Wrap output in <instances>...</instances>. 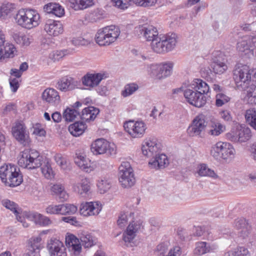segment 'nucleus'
<instances>
[{"instance_id": "e2e57ef3", "label": "nucleus", "mask_w": 256, "mask_h": 256, "mask_svg": "<svg viewBox=\"0 0 256 256\" xmlns=\"http://www.w3.org/2000/svg\"><path fill=\"white\" fill-rule=\"evenodd\" d=\"M137 5L142 6H151L156 2V0H131Z\"/></svg>"}, {"instance_id": "423d86ee", "label": "nucleus", "mask_w": 256, "mask_h": 256, "mask_svg": "<svg viewBox=\"0 0 256 256\" xmlns=\"http://www.w3.org/2000/svg\"><path fill=\"white\" fill-rule=\"evenodd\" d=\"M160 144L154 137L144 140L142 147V154L148 158L154 160H168V156L161 152Z\"/></svg>"}, {"instance_id": "052dcab7", "label": "nucleus", "mask_w": 256, "mask_h": 256, "mask_svg": "<svg viewBox=\"0 0 256 256\" xmlns=\"http://www.w3.org/2000/svg\"><path fill=\"white\" fill-rule=\"evenodd\" d=\"M115 6L118 8L124 10L127 8L130 5L131 0H111Z\"/></svg>"}, {"instance_id": "58836bf2", "label": "nucleus", "mask_w": 256, "mask_h": 256, "mask_svg": "<svg viewBox=\"0 0 256 256\" xmlns=\"http://www.w3.org/2000/svg\"><path fill=\"white\" fill-rule=\"evenodd\" d=\"M245 118L246 122L256 130V108L247 110L245 113Z\"/></svg>"}, {"instance_id": "9b49d317", "label": "nucleus", "mask_w": 256, "mask_h": 256, "mask_svg": "<svg viewBox=\"0 0 256 256\" xmlns=\"http://www.w3.org/2000/svg\"><path fill=\"white\" fill-rule=\"evenodd\" d=\"M210 70L211 72L220 74L228 69V66L225 63L224 56L220 50H215L212 54Z\"/></svg>"}, {"instance_id": "37998d69", "label": "nucleus", "mask_w": 256, "mask_h": 256, "mask_svg": "<svg viewBox=\"0 0 256 256\" xmlns=\"http://www.w3.org/2000/svg\"><path fill=\"white\" fill-rule=\"evenodd\" d=\"M42 165L40 166L41 171L44 177L48 179L54 178V174L48 161H42Z\"/></svg>"}, {"instance_id": "f704fd0d", "label": "nucleus", "mask_w": 256, "mask_h": 256, "mask_svg": "<svg viewBox=\"0 0 256 256\" xmlns=\"http://www.w3.org/2000/svg\"><path fill=\"white\" fill-rule=\"evenodd\" d=\"M20 159L23 160H40L38 158L40 157L39 153L36 150H25L23 152H20L19 154Z\"/></svg>"}, {"instance_id": "20e7f679", "label": "nucleus", "mask_w": 256, "mask_h": 256, "mask_svg": "<svg viewBox=\"0 0 256 256\" xmlns=\"http://www.w3.org/2000/svg\"><path fill=\"white\" fill-rule=\"evenodd\" d=\"M0 178L6 186L12 188L20 186L23 182L19 168L12 164H4L0 167Z\"/></svg>"}, {"instance_id": "4c0bfd02", "label": "nucleus", "mask_w": 256, "mask_h": 256, "mask_svg": "<svg viewBox=\"0 0 256 256\" xmlns=\"http://www.w3.org/2000/svg\"><path fill=\"white\" fill-rule=\"evenodd\" d=\"M172 64L170 62L164 64L160 66L157 74L158 78L160 79L170 76L172 70Z\"/></svg>"}, {"instance_id": "4468645a", "label": "nucleus", "mask_w": 256, "mask_h": 256, "mask_svg": "<svg viewBox=\"0 0 256 256\" xmlns=\"http://www.w3.org/2000/svg\"><path fill=\"white\" fill-rule=\"evenodd\" d=\"M135 31L138 36H142L148 41H152L158 37L156 28L152 25L145 24L140 25L135 28Z\"/></svg>"}, {"instance_id": "c9c22d12", "label": "nucleus", "mask_w": 256, "mask_h": 256, "mask_svg": "<svg viewBox=\"0 0 256 256\" xmlns=\"http://www.w3.org/2000/svg\"><path fill=\"white\" fill-rule=\"evenodd\" d=\"M75 163L82 170L86 172H91L96 166L94 161H75Z\"/></svg>"}, {"instance_id": "f03ea898", "label": "nucleus", "mask_w": 256, "mask_h": 256, "mask_svg": "<svg viewBox=\"0 0 256 256\" xmlns=\"http://www.w3.org/2000/svg\"><path fill=\"white\" fill-rule=\"evenodd\" d=\"M208 92L207 83L201 79L196 78L184 90V96L190 104L201 108L206 102L204 94Z\"/></svg>"}, {"instance_id": "0e129e2a", "label": "nucleus", "mask_w": 256, "mask_h": 256, "mask_svg": "<svg viewBox=\"0 0 256 256\" xmlns=\"http://www.w3.org/2000/svg\"><path fill=\"white\" fill-rule=\"evenodd\" d=\"M238 134V128H236V130H231L230 132L226 134V138L228 140L233 142H239Z\"/></svg>"}, {"instance_id": "a211bd4d", "label": "nucleus", "mask_w": 256, "mask_h": 256, "mask_svg": "<svg viewBox=\"0 0 256 256\" xmlns=\"http://www.w3.org/2000/svg\"><path fill=\"white\" fill-rule=\"evenodd\" d=\"M12 132L14 138L20 144L24 145L28 142V134L26 130V126L22 122H17L12 128Z\"/></svg>"}, {"instance_id": "0eeeda50", "label": "nucleus", "mask_w": 256, "mask_h": 256, "mask_svg": "<svg viewBox=\"0 0 256 256\" xmlns=\"http://www.w3.org/2000/svg\"><path fill=\"white\" fill-rule=\"evenodd\" d=\"M176 42V35L172 33L162 38H156L152 42L151 47L155 52L164 54L172 50Z\"/></svg>"}, {"instance_id": "393cba45", "label": "nucleus", "mask_w": 256, "mask_h": 256, "mask_svg": "<svg viewBox=\"0 0 256 256\" xmlns=\"http://www.w3.org/2000/svg\"><path fill=\"white\" fill-rule=\"evenodd\" d=\"M99 112L98 108L90 106L84 108L80 116L82 120L90 122L94 120Z\"/></svg>"}, {"instance_id": "72a5a7b5", "label": "nucleus", "mask_w": 256, "mask_h": 256, "mask_svg": "<svg viewBox=\"0 0 256 256\" xmlns=\"http://www.w3.org/2000/svg\"><path fill=\"white\" fill-rule=\"evenodd\" d=\"M70 6L74 10H84L94 5V0H70Z\"/></svg>"}, {"instance_id": "bb28decb", "label": "nucleus", "mask_w": 256, "mask_h": 256, "mask_svg": "<svg viewBox=\"0 0 256 256\" xmlns=\"http://www.w3.org/2000/svg\"><path fill=\"white\" fill-rule=\"evenodd\" d=\"M118 181L121 186L124 188H130L136 183L134 172L128 173L118 176Z\"/></svg>"}, {"instance_id": "c03bdc74", "label": "nucleus", "mask_w": 256, "mask_h": 256, "mask_svg": "<svg viewBox=\"0 0 256 256\" xmlns=\"http://www.w3.org/2000/svg\"><path fill=\"white\" fill-rule=\"evenodd\" d=\"M29 250L38 251L42 247V238L40 236H34L29 240Z\"/></svg>"}, {"instance_id": "bf43d9fd", "label": "nucleus", "mask_w": 256, "mask_h": 256, "mask_svg": "<svg viewBox=\"0 0 256 256\" xmlns=\"http://www.w3.org/2000/svg\"><path fill=\"white\" fill-rule=\"evenodd\" d=\"M46 211L50 214H61L60 204L50 205L46 207Z\"/></svg>"}, {"instance_id": "6e6552de", "label": "nucleus", "mask_w": 256, "mask_h": 256, "mask_svg": "<svg viewBox=\"0 0 256 256\" xmlns=\"http://www.w3.org/2000/svg\"><path fill=\"white\" fill-rule=\"evenodd\" d=\"M120 34L118 27L112 25L106 26L98 30L95 36L96 42L100 46H109L116 40Z\"/></svg>"}, {"instance_id": "8fccbe9b", "label": "nucleus", "mask_w": 256, "mask_h": 256, "mask_svg": "<svg viewBox=\"0 0 256 256\" xmlns=\"http://www.w3.org/2000/svg\"><path fill=\"white\" fill-rule=\"evenodd\" d=\"M81 244L84 248H90L94 245V240L91 235L88 234H82L80 236Z\"/></svg>"}, {"instance_id": "3c124183", "label": "nucleus", "mask_w": 256, "mask_h": 256, "mask_svg": "<svg viewBox=\"0 0 256 256\" xmlns=\"http://www.w3.org/2000/svg\"><path fill=\"white\" fill-rule=\"evenodd\" d=\"M15 10V4H3L0 8V14L1 16L10 15Z\"/></svg>"}, {"instance_id": "f3484780", "label": "nucleus", "mask_w": 256, "mask_h": 256, "mask_svg": "<svg viewBox=\"0 0 256 256\" xmlns=\"http://www.w3.org/2000/svg\"><path fill=\"white\" fill-rule=\"evenodd\" d=\"M47 248L50 256H67L66 247L57 239H50L48 242Z\"/></svg>"}, {"instance_id": "774afa93", "label": "nucleus", "mask_w": 256, "mask_h": 256, "mask_svg": "<svg viewBox=\"0 0 256 256\" xmlns=\"http://www.w3.org/2000/svg\"><path fill=\"white\" fill-rule=\"evenodd\" d=\"M198 173L200 176H206L208 172L206 165L204 164H200L198 166Z\"/></svg>"}, {"instance_id": "b1692460", "label": "nucleus", "mask_w": 256, "mask_h": 256, "mask_svg": "<svg viewBox=\"0 0 256 256\" xmlns=\"http://www.w3.org/2000/svg\"><path fill=\"white\" fill-rule=\"evenodd\" d=\"M80 182L72 185L74 190L80 194H86L90 189V184L88 178L80 177Z\"/></svg>"}, {"instance_id": "79ce46f5", "label": "nucleus", "mask_w": 256, "mask_h": 256, "mask_svg": "<svg viewBox=\"0 0 256 256\" xmlns=\"http://www.w3.org/2000/svg\"><path fill=\"white\" fill-rule=\"evenodd\" d=\"M212 129L210 130L212 135L218 136L225 130V126L220 124L218 120H211Z\"/></svg>"}, {"instance_id": "6e6d98bb", "label": "nucleus", "mask_w": 256, "mask_h": 256, "mask_svg": "<svg viewBox=\"0 0 256 256\" xmlns=\"http://www.w3.org/2000/svg\"><path fill=\"white\" fill-rule=\"evenodd\" d=\"M169 164V161H149L148 166L151 168L162 169Z\"/></svg>"}, {"instance_id": "9d476101", "label": "nucleus", "mask_w": 256, "mask_h": 256, "mask_svg": "<svg viewBox=\"0 0 256 256\" xmlns=\"http://www.w3.org/2000/svg\"><path fill=\"white\" fill-rule=\"evenodd\" d=\"M92 152L95 155L106 154L107 156H114L116 154V148L111 146L104 138L96 140L91 145Z\"/></svg>"}, {"instance_id": "cd10ccee", "label": "nucleus", "mask_w": 256, "mask_h": 256, "mask_svg": "<svg viewBox=\"0 0 256 256\" xmlns=\"http://www.w3.org/2000/svg\"><path fill=\"white\" fill-rule=\"evenodd\" d=\"M82 106V104L76 102L74 105V108H67L64 112V118L67 122H72L74 120L76 116L80 115L78 108Z\"/></svg>"}, {"instance_id": "4be33fe9", "label": "nucleus", "mask_w": 256, "mask_h": 256, "mask_svg": "<svg viewBox=\"0 0 256 256\" xmlns=\"http://www.w3.org/2000/svg\"><path fill=\"white\" fill-rule=\"evenodd\" d=\"M234 226L240 230L239 236L244 238L248 236L251 231V226L244 218H238L234 220Z\"/></svg>"}, {"instance_id": "13d9d810", "label": "nucleus", "mask_w": 256, "mask_h": 256, "mask_svg": "<svg viewBox=\"0 0 256 256\" xmlns=\"http://www.w3.org/2000/svg\"><path fill=\"white\" fill-rule=\"evenodd\" d=\"M230 98L226 94L219 92L216 94V105L218 106H222L225 103L228 102Z\"/></svg>"}, {"instance_id": "7c9ffc66", "label": "nucleus", "mask_w": 256, "mask_h": 256, "mask_svg": "<svg viewBox=\"0 0 256 256\" xmlns=\"http://www.w3.org/2000/svg\"><path fill=\"white\" fill-rule=\"evenodd\" d=\"M66 246L72 248L75 254H79L82 249L81 244L79 240L74 235L70 234L66 238Z\"/></svg>"}, {"instance_id": "7ed1b4c3", "label": "nucleus", "mask_w": 256, "mask_h": 256, "mask_svg": "<svg viewBox=\"0 0 256 256\" xmlns=\"http://www.w3.org/2000/svg\"><path fill=\"white\" fill-rule=\"evenodd\" d=\"M0 178L6 186L12 188L20 186L23 182L19 168L12 164H4L0 167Z\"/></svg>"}, {"instance_id": "a878e982", "label": "nucleus", "mask_w": 256, "mask_h": 256, "mask_svg": "<svg viewBox=\"0 0 256 256\" xmlns=\"http://www.w3.org/2000/svg\"><path fill=\"white\" fill-rule=\"evenodd\" d=\"M74 79L68 76L62 78L56 84V88L62 92L72 90L74 88Z\"/></svg>"}, {"instance_id": "473e14b6", "label": "nucleus", "mask_w": 256, "mask_h": 256, "mask_svg": "<svg viewBox=\"0 0 256 256\" xmlns=\"http://www.w3.org/2000/svg\"><path fill=\"white\" fill-rule=\"evenodd\" d=\"M2 204L6 208L10 210L14 214L18 220L22 222L21 216L18 215L20 214V209L18 204L8 199H4L2 200Z\"/></svg>"}, {"instance_id": "2f4dec72", "label": "nucleus", "mask_w": 256, "mask_h": 256, "mask_svg": "<svg viewBox=\"0 0 256 256\" xmlns=\"http://www.w3.org/2000/svg\"><path fill=\"white\" fill-rule=\"evenodd\" d=\"M52 194L57 196L60 202L66 200L68 195L65 190L64 187L62 184H56L51 188Z\"/></svg>"}, {"instance_id": "603ef678", "label": "nucleus", "mask_w": 256, "mask_h": 256, "mask_svg": "<svg viewBox=\"0 0 256 256\" xmlns=\"http://www.w3.org/2000/svg\"><path fill=\"white\" fill-rule=\"evenodd\" d=\"M138 88V86L137 84L132 83L127 84L124 86V90L122 92V95L124 97L128 96L132 94Z\"/></svg>"}, {"instance_id": "c756f323", "label": "nucleus", "mask_w": 256, "mask_h": 256, "mask_svg": "<svg viewBox=\"0 0 256 256\" xmlns=\"http://www.w3.org/2000/svg\"><path fill=\"white\" fill-rule=\"evenodd\" d=\"M28 217L36 224L40 226H48L52 223L49 218L37 212L30 213Z\"/></svg>"}, {"instance_id": "864d4df0", "label": "nucleus", "mask_w": 256, "mask_h": 256, "mask_svg": "<svg viewBox=\"0 0 256 256\" xmlns=\"http://www.w3.org/2000/svg\"><path fill=\"white\" fill-rule=\"evenodd\" d=\"M118 176L134 172V170L128 161H123L118 168Z\"/></svg>"}, {"instance_id": "09e8293b", "label": "nucleus", "mask_w": 256, "mask_h": 256, "mask_svg": "<svg viewBox=\"0 0 256 256\" xmlns=\"http://www.w3.org/2000/svg\"><path fill=\"white\" fill-rule=\"evenodd\" d=\"M21 166L28 170H33L40 167L42 165V161H18Z\"/></svg>"}, {"instance_id": "5701e85b", "label": "nucleus", "mask_w": 256, "mask_h": 256, "mask_svg": "<svg viewBox=\"0 0 256 256\" xmlns=\"http://www.w3.org/2000/svg\"><path fill=\"white\" fill-rule=\"evenodd\" d=\"M140 228V224L132 222L128 226L123 234V240L126 243H130L136 237V234Z\"/></svg>"}, {"instance_id": "338daca9", "label": "nucleus", "mask_w": 256, "mask_h": 256, "mask_svg": "<svg viewBox=\"0 0 256 256\" xmlns=\"http://www.w3.org/2000/svg\"><path fill=\"white\" fill-rule=\"evenodd\" d=\"M221 118L226 122H232V118L230 112L228 110H224L220 112Z\"/></svg>"}, {"instance_id": "39448f33", "label": "nucleus", "mask_w": 256, "mask_h": 256, "mask_svg": "<svg viewBox=\"0 0 256 256\" xmlns=\"http://www.w3.org/2000/svg\"><path fill=\"white\" fill-rule=\"evenodd\" d=\"M16 23L27 29L37 26L40 22V16L33 9L22 8L20 10L15 16Z\"/></svg>"}, {"instance_id": "a18cd8bd", "label": "nucleus", "mask_w": 256, "mask_h": 256, "mask_svg": "<svg viewBox=\"0 0 256 256\" xmlns=\"http://www.w3.org/2000/svg\"><path fill=\"white\" fill-rule=\"evenodd\" d=\"M228 146V143L219 142L212 146L210 153L216 159H218V156L222 152L224 146Z\"/></svg>"}, {"instance_id": "ddd939ff", "label": "nucleus", "mask_w": 256, "mask_h": 256, "mask_svg": "<svg viewBox=\"0 0 256 256\" xmlns=\"http://www.w3.org/2000/svg\"><path fill=\"white\" fill-rule=\"evenodd\" d=\"M236 48L242 54L256 56V36L252 38L244 37L238 42Z\"/></svg>"}, {"instance_id": "4d7b16f0", "label": "nucleus", "mask_w": 256, "mask_h": 256, "mask_svg": "<svg viewBox=\"0 0 256 256\" xmlns=\"http://www.w3.org/2000/svg\"><path fill=\"white\" fill-rule=\"evenodd\" d=\"M66 54V50H54L50 54L49 58L54 62L58 61L64 58Z\"/></svg>"}, {"instance_id": "e433bc0d", "label": "nucleus", "mask_w": 256, "mask_h": 256, "mask_svg": "<svg viewBox=\"0 0 256 256\" xmlns=\"http://www.w3.org/2000/svg\"><path fill=\"white\" fill-rule=\"evenodd\" d=\"M112 182L106 177H102L98 180L97 186L100 194H104L108 192L111 188Z\"/></svg>"}, {"instance_id": "f8f14e48", "label": "nucleus", "mask_w": 256, "mask_h": 256, "mask_svg": "<svg viewBox=\"0 0 256 256\" xmlns=\"http://www.w3.org/2000/svg\"><path fill=\"white\" fill-rule=\"evenodd\" d=\"M125 130L133 138H142L146 129V124L142 121L129 120L124 124Z\"/></svg>"}, {"instance_id": "2eb2a0df", "label": "nucleus", "mask_w": 256, "mask_h": 256, "mask_svg": "<svg viewBox=\"0 0 256 256\" xmlns=\"http://www.w3.org/2000/svg\"><path fill=\"white\" fill-rule=\"evenodd\" d=\"M5 36L2 30H0V61L2 62L5 58H12L14 56V52L16 48L12 44H5Z\"/></svg>"}, {"instance_id": "a19ab883", "label": "nucleus", "mask_w": 256, "mask_h": 256, "mask_svg": "<svg viewBox=\"0 0 256 256\" xmlns=\"http://www.w3.org/2000/svg\"><path fill=\"white\" fill-rule=\"evenodd\" d=\"M224 256H250V254L245 247L238 246L234 250L226 252Z\"/></svg>"}, {"instance_id": "ea45409f", "label": "nucleus", "mask_w": 256, "mask_h": 256, "mask_svg": "<svg viewBox=\"0 0 256 256\" xmlns=\"http://www.w3.org/2000/svg\"><path fill=\"white\" fill-rule=\"evenodd\" d=\"M238 140L240 142H244L248 140L251 136V130L248 127L240 126L238 128Z\"/></svg>"}, {"instance_id": "f257e3e1", "label": "nucleus", "mask_w": 256, "mask_h": 256, "mask_svg": "<svg viewBox=\"0 0 256 256\" xmlns=\"http://www.w3.org/2000/svg\"><path fill=\"white\" fill-rule=\"evenodd\" d=\"M254 72L248 66L237 64L233 70V78L237 88L240 90H246L244 100L250 104H256V86L251 84V76Z\"/></svg>"}, {"instance_id": "aec40b11", "label": "nucleus", "mask_w": 256, "mask_h": 256, "mask_svg": "<svg viewBox=\"0 0 256 256\" xmlns=\"http://www.w3.org/2000/svg\"><path fill=\"white\" fill-rule=\"evenodd\" d=\"M44 29L50 36H58L64 31L63 26L60 22L50 20H47Z\"/></svg>"}, {"instance_id": "c85d7f7f", "label": "nucleus", "mask_w": 256, "mask_h": 256, "mask_svg": "<svg viewBox=\"0 0 256 256\" xmlns=\"http://www.w3.org/2000/svg\"><path fill=\"white\" fill-rule=\"evenodd\" d=\"M87 128L86 124L84 122H76L68 126V131L74 136L82 135Z\"/></svg>"}, {"instance_id": "69168bd1", "label": "nucleus", "mask_w": 256, "mask_h": 256, "mask_svg": "<svg viewBox=\"0 0 256 256\" xmlns=\"http://www.w3.org/2000/svg\"><path fill=\"white\" fill-rule=\"evenodd\" d=\"M52 9V14L55 15L58 17H61L64 14V10L62 7L58 4L56 3V6Z\"/></svg>"}, {"instance_id": "680f3d73", "label": "nucleus", "mask_w": 256, "mask_h": 256, "mask_svg": "<svg viewBox=\"0 0 256 256\" xmlns=\"http://www.w3.org/2000/svg\"><path fill=\"white\" fill-rule=\"evenodd\" d=\"M128 212L120 213L117 221L118 225L120 228H123L126 224L128 220Z\"/></svg>"}, {"instance_id": "6ab92c4d", "label": "nucleus", "mask_w": 256, "mask_h": 256, "mask_svg": "<svg viewBox=\"0 0 256 256\" xmlns=\"http://www.w3.org/2000/svg\"><path fill=\"white\" fill-rule=\"evenodd\" d=\"M106 78L104 73H87L82 78V82L84 86L94 88L98 86Z\"/></svg>"}, {"instance_id": "dca6fc26", "label": "nucleus", "mask_w": 256, "mask_h": 256, "mask_svg": "<svg viewBox=\"0 0 256 256\" xmlns=\"http://www.w3.org/2000/svg\"><path fill=\"white\" fill-rule=\"evenodd\" d=\"M102 208V204L98 202H86L81 204L80 212L84 216L98 215Z\"/></svg>"}, {"instance_id": "1a4fd4ad", "label": "nucleus", "mask_w": 256, "mask_h": 256, "mask_svg": "<svg viewBox=\"0 0 256 256\" xmlns=\"http://www.w3.org/2000/svg\"><path fill=\"white\" fill-rule=\"evenodd\" d=\"M206 116L203 114L197 116L187 129L188 134L190 137L204 138L206 135L207 123Z\"/></svg>"}, {"instance_id": "de8ad7c7", "label": "nucleus", "mask_w": 256, "mask_h": 256, "mask_svg": "<svg viewBox=\"0 0 256 256\" xmlns=\"http://www.w3.org/2000/svg\"><path fill=\"white\" fill-rule=\"evenodd\" d=\"M61 214H72L77 211V207L72 204H60Z\"/></svg>"}, {"instance_id": "49530a36", "label": "nucleus", "mask_w": 256, "mask_h": 256, "mask_svg": "<svg viewBox=\"0 0 256 256\" xmlns=\"http://www.w3.org/2000/svg\"><path fill=\"white\" fill-rule=\"evenodd\" d=\"M228 146H224L222 152L220 154V156H219L220 158L221 157L224 160H226L228 158H233V156L235 152L234 149L230 143H228Z\"/></svg>"}, {"instance_id": "412c9836", "label": "nucleus", "mask_w": 256, "mask_h": 256, "mask_svg": "<svg viewBox=\"0 0 256 256\" xmlns=\"http://www.w3.org/2000/svg\"><path fill=\"white\" fill-rule=\"evenodd\" d=\"M42 98L44 100L52 106L59 104L60 100L58 92L52 88L46 89L42 92Z\"/></svg>"}, {"instance_id": "5fc2aeb1", "label": "nucleus", "mask_w": 256, "mask_h": 256, "mask_svg": "<svg viewBox=\"0 0 256 256\" xmlns=\"http://www.w3.org/2000/svg\"><path fill=\"white\" fill-rule=\"evenodd\" d=\"M208 250L207 243L204 242H198L196 244V246L194 250V254L198 256H200L206 254Z\"/></svg>"}]
</instances>
